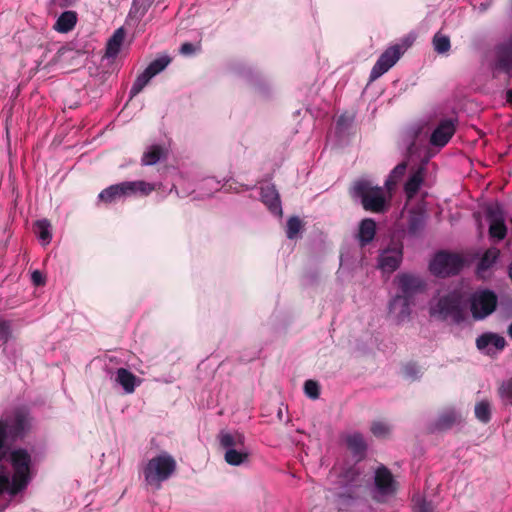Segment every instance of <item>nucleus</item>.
<instances>
[{
    "instance_id": "nucleus-1",
    "label": "nucleus",
    "mask_w": 512,
    "mask_h": 512,
    "mask_svg": "<svg viewBox=\"0 0 512 512\" xmlns=\"http://www.w3.org/2000/svg\"><path fill=\"white\" fill-rule=\"evenodd\" d=\"M11 469L0 459V494L16 496L24 491L32 480L33 459L26 448L12 449L8 454Z\"/></svg>"
},
{
    "instance_id": "nucleus-2",
    "label": "nucleus",
    "mask_w": 512,
    "mask_h": 512,
    "mask_svg": "<svg viewBox=\"0 0 512 512\" xmlns=\"http://www.w3.org/2000/svg\"><path fill=\"white\" fill-rule=\"evenodd\" d=\"M399 293L389 303V310L397 314L400 321L408 318L411 313V305L417 294L426 290V282L422 277L413 273H399L395 279Z\"/></svg>"
},
{
    "instance_id": "nucleus-3",
    "label": "nucleus",
    "mask_w": 512,
    "mask_h": 512,
    "mask_svg": "<svg viewBox=\"0 0 512 512\" xmlns=\"http://www.w3.org/2000/svg\"><path fill=\"white\" fill-rule=\"evenodd\" d=\"M0 425L7 440H23L34 429V417L29 407L21 405L14 407L1 418Z\"/></svg>"
},
{
    "instance_id": "nucleus-4",
    "label": "nucleus",
    "mask_w": 512,
    "mask_h": 512,
    "mask_svg": "<svg viewBox=\"0 0 512 512\" xmlns=\"http://www.w3.org/2000/svg\"><path fill=\"white\" fill-rule=\"evenodd\" d=\"M350 194L353 198L360 199L363 208L373 213H383L387 209V202L383 189L372 186L367 180L354 182Z\"/></svg>"
},
{
    "instance_id": "nucleus-5",
    "label": "nucleus",
    "mask_w": 512,
    "mask_h": 512,
    "mask_svg": "<svg viewBox=\"0 0 512 512\" xmlns=\"http://www.w3.org/2000/svg\"><path fill=\"white\" fill-rule=\"evenodd\" d=\"M469 302L472 317L475 320H483L496 310L498 297L492 290L483 289L474 292Z\"/></svg>"
},
{
    "instance_id": "nucleus-6",
    "label": "nucleus",
    "mask_w": 512,
    "mask_h": 512,
    "mask_svg": "<svg viewBox=\"0 0 512 512\" xmlns=\"http://www.w3.org/2000/svg\"><path fill=\"white\" fill-rule=\"evenodd\" d=\"M462 267L463 260L459 255L443 251L437 253L429 265L431 273L438 277L456 275Z\"/></svg>"
},
{
    "instance_id": "nucleus-7",
    "label": "nucleus",
    "mask_w": 512,
    "mask_h": 512,
    "mask_svg": "<svg viewBox=\"0 0 512 512\" xmlns=\"http://www.w3.org/2000/svg\"><path fill=\"white\" fill-rule=\"evenodd\" d=\"M409 44L406 45H393L387 48L378 58L377 62L373 66L370 73V81H374L384 73H386L390 68H392L400 57L404 54L405 50Z\"/></svg>"
},
{
    "instance_id": "nucleus-8",
    "label": "nucleus",
    "mask_w": 512,
    "mask_h": 512,
    "mask_svg": "<svg viewBox=\"0 0 512 512\" xmlns=\"http://www.w3.org/2000/svg\"><path fill=\"white\" fill-rule=\"evenodd\" d=\"M403 259V245L392 243L384 249L378 257V267L384 273H392L397 270Z\"/></svg>"
},
{
    "instance_id": "nucleus-9",
    "label": "nucleus",
    "mask_w": 512,
    "mask_h": 512,
    "mask_svg": "<svg viewBox=\"0 0 512 512\" xmlns=\"http://www.w3.org/2000/svg\"><path fill=\"white\" fill-rule=\"evenodd\" d=\"M437 312L443 319L451 317L457 323L463 320L460 300L455 295L441 297L437 303Z\"/></svg>"
},
{
    "instance_id": "nucleus-10",
    "label": "nucleus",
    "mask_w": 512,
    "mask_h": 512,
    "mask_svg": "<svg viewBox=\"0 0 512 512\" xmlns=\"http://www.w3.org/2000/svg\"><path fill=\"white\" fill-rule=\"evenodd\" d=\"M374 484L381 495H394L397 491V482L391 471L384 465L376 469Z\"/></svg>"
},
{
    "instance_id": "nucleus-11",
    "label": "nucleus",
    "mask_w": 512,
    "mask_h": 512,
    "mask_svg": "<svg viewBox=\"0 0 512 512\" xmlns=\"http://www.w3.org/2000/svg\"><path fill=\"white\" fill-rule=\"evenodd\" d=\"M505 346V338L492 332L483 333L476 339V347L480 351H485L487 355H493L502 351Z\"/></svg>"
},
{
    "instance_id": "nucleus-12",
    "label": "nucleus",
    "mask_w": 512,
    "mask_h": 512,
    "mask_svg": "<svg viewBox=\"0 0 512 512\" xmlns=\"http://www.w3.org/2000/svg\"><path fill=\"white\" fill-rule=\"evenodd\" d=\"M456 127L451 119H445L439 122L430 136V143L433 146H445L455 134Z\"/></svg>"
},
{
    "instance_id": "nucleus-13",
    "label": "nucleus",
    "mask_w": 512,
    "mask_h": 512,
    "mask_svg": "<svg viewBox=\"0 0 512 512\" xmlns=\"http://www.w3.org/2000/svg\"><path fill=\"white\" fill-rule=\"evenodd\" d=\"M158 73H160V58L153 60L149 66L140 75H138L130 89V99L138 95Z\"/></svg>"
},
{
    "instance_id": "nucleus-14",
    "label": "nucleus",
    "mask_w": 512,
    "mask_h": 512,
    "mask_svg": "<svg viewBox=\"0 0 512 512\" xmlns=\"http://www.w3.org/2000/svg\"><path fill=\"white\" fill-rule=\"evenodd\" d=\"M147 489L156 492L160 488V456L153 457L143 469Z\"/></svg>"
},
{
    "instance_id": "nucleus-15",
    "label": "nucleus",
    "mask_w": 512,
    "mask_h": 512,
    "mask_svg": "<svg viewBox=\"0 0 512 512\" xmlns=\"http://www.w3.org/2000/svg\"><path fill=\"white\" fill-rule=\"evenodd\" d=\"M261 200L267 208L275 215H282L280 196L274 185L261 187Z\"/></svg>"
},
{
    "instance_id": "nucleus-16",
    "label": "nucleus",
    "mask_w": 512,
    "mask_h": 512,
    "mask_svg": "<svg viewBox=\"0 0 512 512\" xmlns=\"http://www.w3.org/2000/svg\"><path fill=\"white\" fill-rule=\"evenodd\" d=\"M125 36L126 32L123 27L116 29L106 43L104 57L115 59L121 50Z\"/></svg>"
},
{
    "instance_id": "nucleus-17",
    "label": "nucleus",
    "mask_w": 512,
    "mask_h": 512,
    "mask_svg": "<svg viewBox=\"0 0 512 512\" xmlns=\"http://www.w3.org/2000/svg\"><path fill=\"white\" fill-rule=\"evenodd\" d=\"M126 196L132 195H149L155 190V185L146 181H125L122 182Z\"/></svg>"
},
{
    "instance_id": "nucleus-18",
    "label": "nucleus",
    "mask_w": 512,
    "mask_h": 512,
    "mask_svg": "<svg viewBox=\"0 0 512 512\" xmlns=\"http://www.w3.org/2000/svg\"><path fill=\"white\" fill-rule=\"evenodd\" d=\"M376 222L371 218L363 219L359 225L358 240L361 247H365L374 239Z\"/></svg>"
},
{
    "instance_id": "nucleus-19",
    "label": "nucleus",
    "mask_w": 512,
    "mask_h": 512,
    "mask_svg": "<svg viewBox=\"0 0 512 512\" xmlns=\"http://www.w3.org/2000/svg\"><path fill=\"white\" fill-rule=\"evenodd\" d=\"M424 181V168L419 167L413 172L405 183L404 191L408 199H412L419 191Z\"/></svg>"
},
{
    "instance_id": "nucleus-20",
    "label": "nucleus",
    "mask_w": 512,
    "mask_h": 512,
    "mask_svg": "<svg viewBox=\"0 0 512 512\" xmlns=\"http://www.w3.org/2000/svg\"><path fill=\"white\" fill-rule=\"evenodd\" d=\"M219 443L221 447L225 448L226 451L229 449H236L244 447L245 437L243 434L235 432H221L218 435Z\"/></svg>"
},
{
    "instance_id": "nucleus-21",
    "label": "nucleus",
    "mask_w": 512,
    "mask_h": 512,
    "mask_svg": "<svg viewBox=\"0 0 512 512\" xmlns=\"http://www.w3.org/2000/svg\"><path fill=\"white\" fill-rule=\"evenodd\" d=\"M116 382L123 387L126 393H132L137 385V377L125 368H119L116 371Z\"/></svg>"
},
{
    "instance_id": "nucleus-22",
    "label": "nucleus",
    "mask_w": 512,
    "mask_h": 512,
    "mask_svg": "<svg viewBox=\"0 0 512 512\" xmlns=\"http://www.w3.org/2000/svg\"><path fill=\"white\" fill-rule=\"evenodd\" d=\"M77 14L75 11H65L57 19L54 29L60 33H67L75 27Z\"/></svg>"
},
{
    "instance_id": "nucleus-23",
    "label": "nucleus",
    "mask_w": 512,
    "mask_h": 512,
    "mask_svg": "<svg viewBox=\"0 0 512 512\" xmlns=\"http://www.w3.org/2000/svg\"><path fill=\"white\" fill-rule=\"evenodd\" d=\"M249 456V452L241 447L227 450L225 452L224 459L231 466H239L248 462Z\"/></svg>"
},
{
    "instance_id": "nucleus-24",
    "label": "nucleus",
    "mask_w": 512,
    "mask_h": 512,
    "mask_svg": "<svg viewBox=\"0 0 512 512\" xmlns=\"http://www.w3.org/2000/svg\"><path fill=\"white\" fill-rule=\"evenodd\" d=\"M496 67L506 73L512 70V47L503 46L498 50Z\"/></svg>"
},
{
    "instance_id": "nucleus-25",
    "label": "nucleus",
    "mask_w": 512,
    "mask_h": 512,
    "mask_svg": "<svg viewBox=\"0 0 512 512\" xmlns=\"http://www.w3.org/2000/svg\"><path fill=\"white\" fill-rule=\"evenodd\" d=\"M98 197L105 203H112L121 197H125V191L123 189L122 183L107 187L100 192Z\"/></svg>"
},
{
    "instance_id": "nucleus-26",
    "label": "nucleus",
    "mask_w": 512,
    "mask_h": 512,
    "mask_svg": "<svg viewBox=\"0 0 512 512\" xmlns=\"http://www.w3.org/2000/svg\"><path fill=\"white\" fill-rule=\"evenodd\" d=\"M499 255L500 251L497 248H490L486 250L477 265V272L480 274L490 269L498 259Z\"/></svg>"
},
{
    "instance_id": "nucleus-27",
    "label": "nucleus",
    "mask_w": 512,
    "mask_h": 512,
    "mask_svg": "<svg viewBox=\"0 0 512 512\" xmlns=\"http://www.w3.org/2000/svg\"><path fill=\"white\" fill-rule=\"evenodd\" d=\"M346 444L348 449L355 455H363L367 448L363 436L359 433L349 435L346 438Z\"/></svg>"
},
{
    "instance_id": "nucleus-28",
    "label": "nucleus",
    "mask_w": 512,
    "mask_h": 512,
    "mask_svg": "<svg viewBox=\"0 0 512 512\" xmlns=\"http://www.w3.org/2000/svg\"><path fill=\"white\" fill-rule=\"evenodd\" d=\"M358 500V495L354 491L340 493L337 495L336 505L340 511L351 510Z\"/></svg>"
},
{
    "instance_id": "nucleus-29",
    "label": "nucleus",
    "mask_w": 512,
    "mask_h": 512,
    "mask_svg": "<svg viewBox=\"0 0 512 512\" xmlns=\"http://www.w3.org/2000/svg\"><path fill=\"white\" fill-rule=\"evenodd\" d=\"M407 169V162H401L396 165L391 173L389 174L387 180L385 181V186L388 190H393L397 183L402 179L405 175Z\"/></svg>"
},
{
    "instance_id": "nucleus-30",
    "label": "nucleus",
    "mask_w": 512,
    "mask_h": 512,
    "mask_svg": "<svg viewBox=\"0 0 512 512\" xmlns=\"http://www.w3.org/2000/svg\"><path fill=\"white\" fill-rule=\"evenodd\" d=\"M35 232L43 245L51 242V224L47 219L38 220L35 223Z\"/></svg>"
},
{
    "instance_id": "nucleus-31",
    "label": "nucleus",
    "mask_w": 512,
    "mask_h": 512,
    "mask_svg": "<svg viewBox=\"0 0 512 512\" xmlns=\"http://www.w3.org/2000/svg\"><path fill=\"white\" fill-rule=\"evenodd\" d=\"M176 470V461L174 458L167 454L162 453L161 458V479L162 482L167 480Z\"/></svg>"
},
{
    "instance_id": "nucleus-32",
    "label": "nucleus",
    "mask_w": 512,
    "mask_h": 512,
    "mask_svg": "<svg viewBox=\"0 0 512 512\" xmlns=\"http://www.w3.org/2000/svg\"><path fill=\"white\" fill-rule=\"evenodd\" d=\"M485 214L489 224L505 221L503 209L498 202L488 204L485 208Z\"/></svg>"
},
{
    "instance_id": "nucleus-33",
    "label": "nucleus",
    "mask_w": 512,
    "mask_h": 512,
    "mask_svg": "<svg viewBox=\"0 0 512 512\" xmlns=\"http://www.w3.org/2000/svg\"><path fill=\"white\" fill-rule=\"evenodd\" d=\"M160 160V145H150L147 150L143 153L141 158V164L143 166L154 165Z\"/></svg>"
},
{
    "instance_id": "nucleus-34",
    "label": "nucleus",
    "mask_w": 512,
    "mask_h": 512,
    "mask_svg": "<svg viewBox=\"0 0 512 512\" xmlns=\"http://www.w3.org/2000/svg\"><path fill=\"white\" fill-rule=\"evenodd\" d=\"M475 416L476 418L486 424L491 420V405L489 401L482 400L475 405Z\"/></svg>"
},
{
    "instance_id": "nucleus-35",
    "label": "nucleus",
    "mask_w": 512,
    "mask_h": 512,
    "mask_svg": "<svg viewBox=\"0 0 512 512\" xmlns=\"http://www.w3.org/2000/svg\"><path fill=\"white\" fill-rule=\"evenodd\" d=\"M498 395L504 406H512V378L500 384Z\"/></svg>"
},
{
    "instance_id": "nucleus-36",
    "label": "nucleus",
    "mask_w": 512,
    "mask_h": 512,
    "mask_svg": "<svg viewBox=\"0 0 512 512\" xmlns=\"http://www.w3.org/2000/svg\"><path fill=\"white\" fill-rule=\"evenodd\" d=\"M457 414L454 411H446L440 415L436 427L440 430L451 428L457 422Z\"/></svg>"
},
{
    "instance_id": "nucleus-37",
    "label": "nucleus",
    "mask_w": 512,
    "mask_h": 512,
    "mask_svg": "<svg viewBox=\"0 0 512 512\" xmlns=\"http://www.w3.org/2000/svg\"><path fill=\"white\" fill-rule=\"evenodd\" d=\"M434 50L439 54H444L450 50V39L446 35L436 33L433 37Z\"/></svg>"
},
{
    "instance_id": "nucleus-38",
    "label": "nucleus",
    "mask_w": 512,
    "mask_h": 512,
    "mask_svg": "<svg viewBox=\"0 0 512 512\" xmlns=\"http://www.w3.org/2000/svg\"><path fill=\"white\" fill-rule=\"evenodd\" d=\"M303 227L301 219L297 216H292L287 221L286 236L288 239H294Z\"/></svg>"
},
{
    "instance_id": "nucleus-39",
    "label": "nucleus",
    "mask_w": 512,
    "mask_h": 512,
    "mask_svg": "<svg viewBox=\"0 0 512 512\" xmlns=\"http://www.w3.org/2000/svg\"><path fill=\"white\" fill-rule=\"evenodd\" d=\"M371 432L377 438H387L390 436L391 427L383 421H374L371 424Z\"/></svg>"
},
{
    "instance_id": "nucleus-40",
    "label": "nucleus",
    "mask_w": 512,
    "mask_h": 512,
    "mask_svg": "<svg viewBox=\"0 0 512 512\" xmlns=\"http://www.w3.org/2000/svg\"><path fill=\"white\" fill-rule=\"evenodd\" d=\"M506 233H507V228L505 225V221L491 223L489 225V234L492 238L502 240L505 238Z\"/></svg>"
},
{
    "instance_id": "nucleus-41",
    "label": "nucleus",
    "mask_w": 512,
    "mask_h": 512,
    "mask_svg": "<svg viewBox=\"0 0 512 512\" xmlns=\"http://www.w3.org/2000/svg\"><path fill=\"white\" fill-rule=\"evenodd\" d=\"M304 392L311 399H317L320 395V386L314 380H307L304 383Z\"/></svg>"
},
{
    "instance_id": "nucleus-42",
    "label": "nucleus",
    "mask_w": 512,
    "mask_h": 512,
    "mask_svg": "<svg viewBox=\"0 0 512 512\" xmlns=\"http://www.w3.org/2000/svg\"><path fill=\"white\" fill-rule=\"evenodd\" d=\"M424 227V219L420 214L413 215L409 220V232L412 234L418 233Z\"/></svg>"
},
{
    "instance_id": "nucleus-43",
    "label": "nucleus",
    "mask_w": 512,
    "mask_h": 512,
    "mask_svg": "<svg viewBox=\"0 0 512 512\" xmlns=\"http://www.w3.org/2000/svg\"><path fill=\"white\" fill-rule=\"evenodd\" d=\"M414 511L415 512H434V506L432 502L426 501L424 498L417 497L414 499Z\"/></svg>"
},
{
    "instance_id": "nucleus-44",
    "label": "nucleus",
    "mask_w": 512,
    "mask_h": 512,
    "mask_svg": "<svg viewBox=\"0 0 512 512\" xmlns=\"http://www.w3.org/2000/svg\"><path fill=\"white\" fill-rule=\"evenodd\" d=\"M200 49V45H194L190 42H185L181 45L179 51L182 55L190 56Z\"/></svg>"
},
{
    "instance_id": "nucleus-45",
    "label": "nucleus",
    "mask_w": 512,
    "mask_h": 512,
    "mask_svg": "<svg viewBox=\"0 0 512 512\" xmlns=\"http://www.w3.org/2000/svg\"><path fill=\"white\" fill-rule=\"evenodd\" d=\"M404 375L411 379H416L419 374V368L416 364L409 363L404 367Z\"/></svg>"
},
{
    "instance_id": "nucleus-46",
    "label": "nucleus",
    "mask_w": 512,
    "mask_h": 512,
    "mask_svg": "<svg viewBox=\"0 0 512 512\" xmlns=\"http://www.w3.org/2000/svg\"><path fill=\"white\" fill-rule=\"evenodd\" d=\"M10 336V325L7 321H0V341L7 342Z\"/></svg>"
},
{
    "instance_id": "nucleus-47",
    "label": "nucleus",
    "mask_w": 512,
    "mask_h": 512,
    "mask_svg": "<svg viewBox=\"0 0 512 512\" xmlns=\"http://www.w3.org/2000/svg\"><path fill=\"white\" fill-rule=\"evenodd\" d=\"M31 280L34 285L41 286L45 284V277L39 270H35L31 274Z\"/></svg>"
},
{
    "instance_id": "nucleus-48",
    "label": "nucleus",
    "mask_w": 512,
    "mask_h": 512,
    "mask_svg": "<svg viewBox=\"0 0 512 512\" xmlns=\"http://www.w3.org/2000/svg\"><path fill=\"white\" fill-rule=\"evenodd\" d=\"M52 3L57 7L65 8L72 4V0H52Z\"/></svg>"
},
{
    "instance_id": "nucleus-49",
    "label": "nucleus",
    "mask_w": 512,
    "mask_h": 512,
    "mask_svg": "<svg viewBox=\"0 0 512 512\" xmlns=\"http://www.w3.org/2000/svg\"><path fill=\"white\" fill-rule=\"evenodd\" d=\"M170 61L171 59L168 56L162 55V71L166 68Z\"/></svg>"
},
{
    "instance_id": "nucleus-50",
    "label": "nucleus",
    "mask_w": 512,
    "mask_h": 512,
    "mask_svg": "<svg viewBox=\"0 0 512 512\" xmlns=\"http://www.w3.org/2000/svg\"><path fill=\"white\" fill-rule=\"evenodd\" d=\"M506 101L512 105V89L507 90Z\"/></svg>"
},
{
    "instance_id": "nucleus-51",
    "label": "nucleus",
    "mask_w": 512,
    "mask_h": 512,
    "mask_svg": "<svg viewBox=\"0 0 512 512\" xmlns=\"http://www.w3.org/2000/svg\"><path fill=\"white\" fill-rule=\"evenodd\" d=\"M508 275H509L510 280L512 281V263L508 267Z\"/></svg>"
},
{
    "instance_id": "nucleus-52",
    "label": "nucleus",
    "mask_w": 512,
    "mask_h": 512,
    "mask_svg": "<svg viewBox=\"0 0 512 512\" xmlns=\"http://www.w3.org/2000/svg\"><path fill=\"white\" fill-rule=\"evenodd\" d=\"M507 333H508V336L512 339V323L509 325Z\"/></svg>"
},
{
    "instance_id": "nucleus-53",
    "label": "nucleus",
    "mask_w": 512,
    "mask_h": 512,
    "mask_svg": "<svg viewBox=\"0 0 512 512\" xmlns=\"http://www.w3.org/2000/svg\"><path fill=\"white\" fill-rule=\"evenodd\" d=\"M349 474H352L353 476H355V475H357V472H356L355 470H353V469H352V470H350V471L348 472V475H349Z\"/></svg>"
},
{
    "instance_id": "nucleus-54",
    "label": "nucleus",
    "mask_w": 512,
    "mask_h": 512,
    "mask_svg": "<svg viewBox=\"0 0 512 512\" xmlns=\"http://www.w3.org/2000/svg\"><path fill=\"white\" fill-rule=\"evenodd\" d=\"M161 155H162V159L164 158V151L162 150L161 152Z\"/></svg>"
}]
</instances>
